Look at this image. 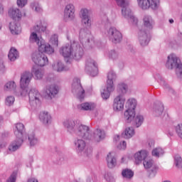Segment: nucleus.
Listing matches in <instances>:
<instances>
[{
  "instance_id": "10",
  "label": "nucleus",
  "mask_w": 182,
  "mask_h": 182,
  "mask_svg": "<svg viewBox=\"0 0 182 182\" xmlns=\"http://www.w3.org/2000/svg\"><path fill=\"white\" fill-rule=\"evenodd\" d=\"M33 75L29 72H24L21 74L20 79V86L23 91L21 95H23L25 92H26V89L29 86V83H31V80H32Z\"/></svg>"
},
{
  "instance_id": "53",
  "label": "nucleus",
  "mask_w": 182,
  "mask_h": 182,
  "mask_svg": "<svg viewBox=\"0 0 182 182\" xmlns=\"http://www.w3.org/2000/svg\"><path fill=\"white\" fill-rule=\"evenodd\" d=\"M149 145L150 146V147H153V146H154V141H149Z\"/></svg>"
},
{
  "instance_id": "6",
  "label": "nucleus",
  "mask_w": 182,
  "mask_h": 182,
  "mask_svg": "<svg viewBox=\"0 0 182 182\" xmlns=\"http://www.w3.org/2000/svg\"><path fill=\"white\" fill-rule=\"evenodd\" d=\"M116 2L119 6L122 8V15L124 16H129L131 22H133V23H137V18L132 15V11L127 8V6H129V3L124 0H116Z\"/></svg>"
},
{
  "instance_id": "15",
  "label": "nucleus",
  "mask_w": 182,
  "mask_h": 182,
  "mask_svg": "<svg viewBox=\"0 0 182 182\" xmlns=\"http://www.w3.org/2000/svg\"><path fill=\"white\" fill-rule=\"evenodd\" d=\"M80 18L82 23L87 26H90V16H89V10L86 9H81Z\"/></svg>"
},
{
  "instance_id": "27",
  "label": "nucleus",
  "mask_w": 182,
  "mask_h": 182,
  "mask_svg": "<svg viewBox=\"0 0 182 182\" xmlns=\"http://www.w3.org/2000/svg\"><path fill=\"white\" fill-rule=\"evenodd\" d=\"M87 132H89V127L85 125H80L79 127L77 134L80 137L85 138V136L87 134Z\"/></svg>"
},
{
  "instance_id": "8",
  "label": "nucleus",
  "mask_w": 182,
  "mask_h": 182,
  "mask_svg": "<svg viewBox=\"0 0 182 182\" xmlns=\"http://www.w3.org/2000/svg\"><path fill=\"white\" fill-rule=\"evenodd\" d=\"M73 93H76L77 99L82 101L85 99V90L80 84V80L76 78L72 85Z\"/></svg>"
},
{
  "instance_id": "26",
  "label": "nucleus",
  "mask_w": 182,
  "mask_h": 182,
  "mask_svg": "<svg viewBox=\"0 0 182 182\" xmlns=\"http://www.w3.org/2000/svg\"><path fill=\"white\" fill-rule=\"evenodd\" d=\"M32 73H33L36 79L41 80L43 77V71L39 68H36V67H33Z\"/></svg>"
},
{
  "instance_id": "30",
  "label": "nucleus",
  "mask_w": 182,
  "mask_h": 182,
  "mask_svg": "<svg viewBox=\"0 0 182 182\" xmlns=\"http://www.w3.org/2000/svg\"><path fill=\"white\" fill-rule=\"evenodd\" d=\"M40 120L44 123V124H48L49 120H50V115L48 112H43L40 114Z\"/></svg>"
},
{
  "instance_id": "60",
  "label": "nucleus",
  "mask_w": 182,
  "mask_h": 182,
  "mask_svg": "<svg viewBox=\"0 0 182 182\" xmlns=\"http://www.w3.org/2000/svg\"><path fill=\"white\" fill-rule=\"evenodd\" d=\"M0 29H1V26H0Z\"/></svg>"
},
{
  "instance_id": "45",
  "label": "nucleus",
  "mask_w": 182,
  "mask_h": 182,
  "mask_svg": "<svg viewBox=\"0 0 182 182\" xmlns=\"http://www.w3.org/2000/svg\"><path fill=\"white\" fill-rule=\"evenodd\" d=\"M176 130L178 136H179V137L182 139V124H178L176 127Z\"/></svg>"
},
{
  "instance_id": "11",
  "label": "nucleus",
  "mask_w": 182,
  "mask_h": 182,
  "mask_svg": "<svg viewBox=\"0 0 182 182\" xmlns=\"http://www.w3.org/2000/svg\"><path fill=\"white\" fill-rule=\"evenodd\" d=\"M137 2L141 9H149V8L156 9L160 3L159 0H137Z\"/></svg>"
},
{
  "instance_id": "25",
  "label": "nucleus",
  "mask_w": 182,
  "mask_h": 182,
  "mask_svg": "<svg viewBox=\"0 0 182 182\" xmlns=\"http://www.w3.org/2000/svg\"><path fill=\"white\" fill-rule=\"evenodd\" d=\"M8 56H9V59L11 62H14L18 58H19V54L18 53V50H16V48L13 47L10 49Z\"/></svg>"
},
{
  "instance_id": "37",
  "label": "nucleus",
  "mask_w": 182,
  "mask_h": 182,
  "mask_svg": "<svg viewBox=\"0 0 182 182\" xmlns=\"http://www.w3.org/2000/svg\"><path fill=\"white\" fill-rule=\"evenodd\" d=\"M122 176L125 178H132L134 176V173L130 169H124L122 172Z\"/></svg>"
},
{
  "instance_id": "32",
  "label": "nucleus",
  "mask_w": 182,
  "mask_h": 182,
  "mask_svg": "<svg viewBox=\"0 0 182 182\" xmlns=\"http://www.w3.org/2000/svg\"><path fill=\"white\" fill-rule=\"evenodd\" d=\"M95 105L93 103L85 102L80 105L81 110H93Z\"/></svg>"
},
{
  "instance_id": "12",
  "label": "nucleus",
  "mask_w": 182,
  "mask_h": 182,
  "mask_svg": "<svg viewBox=\"0 0 182 182\" xmlns=\"http://www.w3.org/2000/svg\"><path fill=\"white\" fill-rule=\"evenodd\" d=\"M109 39L113 43H119L122 39V33L115 28H109L108 31Z\"/></svg>"
},
{
  "instance_id": "56",
  "label": "nucleus",
  "mask_w": 182,
  "mask_h": 182,
  "mask_svg": "<svg viewBox=\"0 0 182 182\" xmlns=\"http://www.w3.org/2000/svg\"><path fill=\"white\" fill-rule=\"evenodd\" d=\"M169 22H170V23H174V20L170 19V20H169Z\"/></svg>"
},
{
  "instance_id": "17",
  "label": "nucleus",
  "mask_w": 182,
  "mask_h": 182,
  "mask_svg": "<svg viewBox=\"0 0 182 182\" xmlns=\"http://www.w3.org/2000/svg\"><path fill=\"white\" fill-rule=\"evenodd\" d=\"M64 16L65 18H73L75 16V6L68 4L64 11Z\"/></svg>"
},
{
  "instance_id": "43",
  "label": "nucleus",
  "mask_w": 182,
  "mask_h": 182,
  "mask_svg": "<svg viewBox=\"0 0 182 182\" xmlns=\"http://www.w3.org/2000/svg\"><path fill=\"white\" fill-rule=\"evenodd\" d=\"M28 140L30 141L31 146H35V144H38V139L35 138L34 135L29 136Z\"/></svg>"
},
{
  "instance_id": "7",
  "label": "nucleus",
  "mask_w": 182,
  "mask_h": 182,
  "mask_svg": "<svg viewBox=\"0 0 182 182\" xmlns=\"http://www.w3.org/2000/svg\"><path fill=\"white\" fill-rule=\"evenodd\" d=\"M127 105L128 106V109L124 112V119H126L127 122H132V120L134 119V116H136L134 111V109H136V100H129Z\"/></svg>"
},
{
  "instance_id": "24",
  "label": "nucleus",
  "mask_w": 182,
  "mask_h": 182,
  "mask_svg": "<svg viewBox=\"0 0 182 182\" xmlns=\"http://www.w3.org/2000/svg\"><path fill=\"white\" fill-rule=\"evenodd\" d=\"M86 70H89L90 72H92V70H94L95 72H97V64L95 60H90L86 63L85 67Z\"/></svg>"
},
{
  "instance_id": "35",
  "label": "nucleus",
  "mask_w": 182,
  "mask_h": 182,
  "mask_svg": "<svg viewBox=\"0 0 182 182\" xmlns=\"http://www.w3.org/2000/svg\"><path fill=\"white\" fill-rule=\"evenodd\" d=\"M75 144L77 145V147L80 151H83L86 147V143L82 139H78L75 142Z\"/></svg>"
},
{
  "instance_id": "49",
  "label": "nucleus",
  "mask_w": 182,
  "mask_h": 182,
  "mask_svg": "<svg viewBox=\"0 0 182 182\" xmlns=\"http://www.w3.org/2000/svg\"><path fill=\"white\" fill-rule=\"evenodd\" d=\"M126 147H127V144H126V141H122L120 145L119 146V149L120 150H124L126 149Z\"/></svg>"
},
{
  "instance_id": "38",
  "label": "nucleus",
  "mask_w": 182,
  "mask_h": 182,
  "mask_svg": "<svg viewBox=\"0 0 182 182\" xmlns=\"http://www.w3.org/2000/svg\"><path fill=\"white\" fill-rule=\"evenodd\" d=\"M4 89L5 90H14L16 89V84L14 81H10L6 84Z\"/></svg>"
},
{
  "instance_id": "50",
  "label": "nucleus",
  "mask_w": 182,
  "mask_h": 182,
  "mask_svg": "<svg viewBox=\"0 0 182 182\" xmlns=\"http://www.w3.org/2000/svg\"><path fill=\"white\" fill-rule=\"evenodd\" d=\"M16 181V176L13 174L10 176V178L7 180L6 182H15Z\"/></svg>"
},
{
  "instance_id": "33",
  "label": "nucleus",
  "mask_w": 182,
  "mask_h": 182,
  "mask_svg": "<svg viewBox=\"0 0 182 182\" xmlns=\"http://www.w3.org/2000/svg\"><path fill=\"white\" fill-rule=\"evenodd\" d=\"M49 43L52 45V46H58L59 45V36L57 34H53L51 36Z\"/></svg>"
},
{
  "instance_id": "51",
  "label": "nucleus",
  "mask_w": 182,
  "mask_h": 182,
  "mask_svg": "<svg viewBox=\"0 0 182 182\" xmlns=\"http://www.w3.org/2000/svg\"><path fill=\"white\" fill-rule=\"evenodd\" d=\"M163 110H164V107L161 106L159 109L156 111L158 114H161L163 113Z\"/></svg>"
},
{
  "instance_id": "28",
  "label": "nucleus",
  "mask_w": 182,
  "mask_h": 182,
  "mask_svg": "<svg viewBox=\"0 0 182 182\" xmlns=\"http://www.w3.org/2000/svg\"><path fill=\"white\" fill-rule=\"evenodd\" d=\"M33 30L36 32H45L46 31V23L45 21H41L39 24L33 27Z\"/></svg>"
},
{
  "instance_id": "58",
  "label": "nucleus",
  "mask_w": 182,
  "mask_h": 182,
  "mask_svg": "<svg viewBox=\"0 0 182 182\" xmlns=\"http://www.w3.org/2000/svg\"><path fill=\"white\" fill-rule=\"evenodd\" d=\"M1 65H2L3 68H4V64H1Z\"/></svg>"
},
{
  "instance_id": "16",
  "label": "nucleus",
  "mask_w": 182,
  "mask_h": 182,
  "mask_svg": "<svg viewBox=\"0 0 182 182\" xmlns=\"http://www.w3.org/2000/svg\"><path fill=\"white\" fill-rule=\"evenodd\" d=\"M25 130V125L22 123L16 124L14 134L17 139H22L23 136V131Z\"/></svg>"
},
{
  "instance_id": "41",
  "label": "nucleus",
  "mask_w": 182,
  "mask_h": 182,
  "mask_svg": "<svg viewBox=\"0 0 182 182\" xmlns=\"http://www.w3.org/2000/svg\"><path fill=\"white\" fill-rule=\"evenodd\" d=\"M144 120V118H143V116L141 115L136 116V117L135 118V123H136V127H140Z\"/></svg>"
},
{
  "instance_id": "55",
  "label": "nucleus",
  "mask_w": 182,
  "mask_h": 182,
  "mask_svg": "<svg viewBox=\"0 0 182 182\" xmlns=\"http://www.w3.org/2000/svg\"><path fill=\"white\" fill-rule=\"evenodd\" d=\"M109 174H107L106 176H105V178H106V180L107 181H109Z\"/></svg>"
},
{
  "instance_id": "44",
  "label": "nucleus",
  "mask_w": 182,
  "mask_h": 182,
  "mask_svg": "<svg viewBox=\"0 0 182 182\" xmlns=\"http://www.w3.org/2000/svg\"><path fill=\"white\" fill-rule=\"evenodd\" d=\"M31 7L33 9H35L36 12H41V11H42L41 6H39V4L38 3H33Z\"/></svg>"
},
{
  "instance_id": "34",
  "label": "nucleus",
  "mask_w": 182,
  "mask_h": 182,
  "mask_svg": "<svg viewBox=\"0 0 182 182\" xmlns=\"http://www.w3.org/2000/svg\"><path fill=\"white\" fill-rule=\"evenodd\" d=\"M105 139V131H102L100 129H97L95 132V140L96 141H100V140Z\"/></svg>"
},
{
  "instance_id": "3",
  "label": "nucleus",
  "mask_w": 182,
  "mask_h": 182,
  "mask_svg": "<svg viewBox=\"0 0 182 182\" xmlns=\"http://www.w3.org/2000/svg\"><path fill=\"white\" fill-rule=\"evenodd\" d=\"M29 41L32 43H36L38 45L39 52H45L48 55H52V53L55 52V50L52 48L50 44L45 43V41L39 38L38 34L35 32L31 33Z\"/></svg>"
},
{
  "instance_id": "14",
  "label": "nucleus",
  "mask_w": 182,
  "mask_h": 182,
  "mask_svg": "<svg viewBox=\"0 0 182 182\" xmlns=\"http://www.w3.org/2000/svg\"><path fill=\"white\" fill-rule=\"evenodd\" d=\"M125 99L122 95L117 96L114 100V104L113 107L114 110H118V112H120L121 110H123L124 109V102Z\"/></svg>"
},
{
  "instance_id": "42",
  "label": "nucleus",
  "mask_w": 182,
  "mask_h": 182,
  "mask_svg": "<svg viewBox=\"0 0 182 182\" xmlns=\"http://www.w3.org/2000/svg\"><path fill=\"white\" fill-rule=\"evenodd\" d=\"M15 102V97L14 96H9L6 99V105L7 106H12Z\"/></svg>"
},
{
  "instance_id": "57",
  "label": "nucleus",
  "mask_w": 182,
  "mask_h": 182,
  "mask_svg": "<svg viewBox=\"0 0 182 182\" xmlns=\"http://www.w3.org/2000/svg\"><path fill=\"white\" fill-rule=\"evenodd\" d=\"M122 162L124 161V158H122Z\"/></svg>"
},
{
  "instance_id": "18",
  "label": "nucleus",
  "mask_w": 182,
  "mask_h": 182,
  "mask_svg": "<svg viewBox=\"0 0 182 182\" xmlns=\"http://www.w3.org/2000/svg\"><path fill=\"white\" fill-rule=\"evenodd\" d=\"M23 143V139L17 138V141H13L9 146V151H16L22 144Z\"/></svg>"
},
{
  "instance_id": "9",
  "label": "nucleus",
  "mask_w": 182,
  "mask_h": 182,
  "mask_svg": "<svg viewBox=\"0 0 182 182\" xmlns=\"http://www.w3.org/2000/svg\"><path fill=\"white\" fill-rule=\"evenodd\" d=\"M41 53L33 54L32 60L36 65H38V66H41L42 68L46 66V65H48L49 60L48 59V57L43 54L46 53L45 52Z\"/></svg>"
},
{
  "instance_id": "20",
  "label": "nucleus",
  "mask_w": 182,
  "mask_h": 182,
  "mask_svg": "<svg viewBox=\"0 0 182 182\" xmlns=\"http://www.w3.org/2000/svg\"><path fill=\"white\" fill-rule=\"evenodd\" d=\"M139 36L140 43L142 46H146V45H149V42L150 40L149 39V37L147 36L146 32L140 31L139 33Z\"/></svg>"
},
{
  "instance_id": "46",
  "label": "nucleus",
  "mask_w": 182,
  "mask_h": 182,
  "mask_svg": "<svg viewBox=\"0 0 182 182\" xmlns=\"http://www.w3.org/2000/svg\"><path fill=\"white\" fill-rule=\"evenodd\" d=\"M28 3V0H17V5L19 8H23Z\"/></svg>"
},
{
  "instance_id": "54",
  "label": "nucleus",
  "mask_w": 182,
  "mask_h": 182,
  "mask_svg": "<svg viewBox=\"0 0 182 182\" xmlns=\"http://www.w3.org/2000/svg\"><path fill=\"white\" fill-rule=\"evenodd\" d=\"M28 182H38V180L35 178H30Z\"/></svg>"
},
{
  "instance_id": "13",
  "label": "nucleus",
  "mask_w": 182,
  "mask_h": 182,
  "mask_svg": "<svg viewBox=\"0 0 182 182\" xmlns=\"http://www.w3.org/2000/svg\"><path fill=\"white\" fill-rule=\"evenodd\" d=\"M28 97L31 105H38L41 102V93L36 89H31L29 91Z\"/></svg>"
},
{
  "instance_id": "2",
  "label": "nucleus",
  "mask_w": 182,
  "mask_h": 182,
  "mask_svg": "<svg viewBox=\"0 0 182 182\" xmlns=\"http://www.w3.org/2000/svg\"><path fill=\"white\" fill-rule=\"evenodd\" d=\"M135 163L136 164H140L141 161H144L143 164L144 168L149 170V168H151V171L152 173H157V170H159V167L154 165V162L151 159L149 158V152L146 150H141L140 151L136 152L134 154Z\"/></svg>"
},
{
  "instance_id": "47",
  "label": "nucleus",
  "mask_w": 182,
  "mask_h": 182,
  "mask_svg": "<svg viewBox=\"0 0 182 182\" xmlns=\"http://www.w3.org/2000/svg\"><path fill=\"white\" fill-rule=\"evenodd\" d=\"M74 125H75L74 122H69V121H67L64 123V126L65 127H67L68 129H73Z\"/></svg>"
},
{
  "instance_id": "19",
  "label": "nucleus",
  "mask_w": 182,
  "mask_h": 182,
  "mask_svg": "<svg viewBox=\"0 0 182 182\" xmlns=\"http://www.w3.org/2000/svg\"><path fill=\"white\" fill-rule=\"evenodd\" d=\"M153 29V20L149 16L144 18V31H150Z\"/></svg>"
},
{
  "instance_id": "36",
  "label": "nucleus",
  "mask_w": 182,
  "mask_h": 182,
  "mask_svg": "<svg viewBox=\"0 0 182 182\" xmlns=\"http://www.w3.org/2000/svg\"><path fill=\"white\" fill-rule=\"evenodd\" d=\"M163 154H164V151L160 147L155 148L152 150V156L155 157H160V156H163Z\"/></svg>"
},
{
  "instance_id": "21",
  "label": "nucleus",
  "mask_w": 182,
  "mask_h": 182,
  "mask_svg": "<svg viewBox=\"0 0 182 182\" xmlns=\"http://www.w3.org/2000/svg\"><path fill=\"white\" fill-rule=\"evenodd\" d=\"M9 15L12 19H21L22 16L18 9H10L9 10Z\"/></svg>"
},
{
  "instance_id": "4",
  "label": "nucleus",
  "mask_w": 182,
  "mask_h": 182,
  "mask_svg": "<svg viewBox=\"0 0 182 182\" xmlns=\"http://www.w3.org/2000/svg\"><path fill=\"white\" fill-rule=\"evenodd\" d=\"M116 79V75L113 72H109L107 75V87L102 92V97L107 100L110 97V93L114 90V85H113V80Z\"/></svg>"
},
{
  "instance_id": "23",
  "label": "nucleus",
  "mask_w": 182,
  "mask_h": 182,
  "mask_svg": "<svg viewBox=\"0 0 182 182\" xmlns=\"http://www.w3.org/2000/svg\"><path fill=\"white\" fill-rule=\"evenodd\" d=\"M46 93L48 95V97L52 99V97L58 95V88L55 85H49L46 88Z\"/></svg>"
},
{
  "instance_id": "22",
  "label": "nucleus",
  "mask_w": 182,
  "mask_h": 182,
  "mask_svg": "<svg viewBox=\"0 0 182 182\" xmlns=\"http://www.w3.org/2000/svg\"><path fill=\"white\" fill-rule=\"evenodd\" d=\"M107 166L109 168H113L116 166V158L114 154L109 152L107 158Z\"/></svg>"
},
{
  "instance_id": "5",
  "label": "nucleus",
  "mask_w": 182,
  "mask_h": 182,
  "mask_svg": "<svg viewBox=\"0 0 182 182\" xmlns=\"http://www.w3.org/2000/svg\"><path fill=\"white\" fill-rule=\"evenodd\" d=\"M166 66L167 69H174L176 68L177 75H182V64L180 63V60L174 54H171L168 56V60Z\"/></svg>"
},
{
  "instance_id": "52",
  "label": "nucleus",
  "mask_w": 182,
  "mask_h": 182,
  "mask_svg": "<svg viewBox=\"0 0 182 182\" xmlns=\"http://www.w3.org/2000/svg\"><path fill=\"white\" fill-rule=\"evenodd\" d=\"M0 14H4V6L0 4Z\"/></svg>"
},
{
  "instance_id": "1",
  "label": "nucleus",
  "mask_w": 182,
  "mask_h": 182,
  "mask_svg": "<svg viewBox=\"0 0 182 182\" xmlns=\"http://www.w3.org/2000/svg\"><path fill=\"white\" fill-rule=\"evenodd\" d=\"M60 53L63 58H73L75 60H79L83 56V48L80 45L73 43L72 45H66L60 50Z\"/></svg>"
},
{
  "instance_id": "39",
  "label": "nucleus",
  "mask_w": 182,
  "mask_h": 182,
  "mask_svg": "<svg viewBox=\"0 0 182 182\" xmlns=\"http://www.w3.org/2000/svg\"><path fill=\"white\" fill-rule=\"evenodd\" d=\"M118 92L124 95L127 92V85L124 83H120L118 85Z\"/></svg>"
},
{
  "instance_id": "31",
  "label": "nucleus",
  "mask_w": 182,
  "mask_h": 182,
  "mask_svg": "<svg viewBox=\"0 0 182 182\" xmlns=\"http://www.w3.org/2000/svg\"><path fill=\"white\" fill-rule=\"evenodd\" d=\"M134 136V129L133 127H127L124 130V139H131Z\"/></svg>"
},
{
  "instance_id": "48",
  "label": "nucleus",
  "mask_w": 182,
  "mask_h": 182,
  "mask_svg": "<svg viewBox=\"0 0 182 182\" xmlns=\"http://www.w3.org/2000/svg\"><path fill=\"white\" fill-rule=\"evenodd\" d=\"M63 70H66V69H65V67H63L62 63H58L57 72H63Z\"/></svg>"
},
{
  "instance_id": "29",
  "label": "nucleus",
  "mask_w": 182,
  "mask_h": 182,
  "mask_svg": "<svg viewBox=\"0 0 182 182\" xmlns=\"http://www.w3.org/2000/svg\"><path fill=\"white\" fill-rule=\"evenodd\" d=\"M10 31L13 35H18L21 32V26L15 23H10Z\"/></svg>"
},
{
  "instance_id": "59",
  "label": "nucleus",
  "mask_w": 182,
  "mask_h": 182,
  "mask_svg": "<svg viewBox=\"0 0 182 182\" xmlns=\"http://www.w3.org/2000/svg\"><path fill=\"white\" fill-rule=\"evenodd\" d=\"M89 152H90V153H91V152H92V151L89 150Z\"/></svg>"
},
{
  "instance_id": "40",
  "label": "nucleus",
  "mask_w": 182,
  "mask_h": 182,
  "mask_svg": "<svg viewBox=\"0 0 182 182\" xmlns=\"http://www.w3.org/2000/svg\"><path fill=\"white\" fill-rule=\"evenodd\" d=\"M175 164L178 167V168H182V159L181 156L179 155H176L174 159Z\"/></svg>"
}]
</instances>
